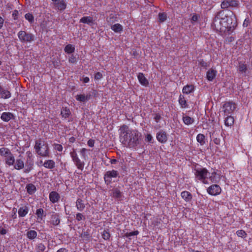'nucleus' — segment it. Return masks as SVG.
<instances>
[{
	"label": "nucleus",
	"mask_w": 252,
	"mask_h": 252,
	"mask_svg": "<svg viewBox=\"0 0 252 252\" xmlns=\"http://www.w3.org/2000/svg\"><path fill=\"white\" fill-rule=\"evenodd\" d=\"M194 174L195 179L199 180L204 184H209V176L210 172L206 168H196L194 169Z\"/></svg>",
	"instance_id": "nucleus-2"
},
{
	"label": "nucleus",
	"mask_w": 252,
	"mask_h": 252,
	"mask_svg": "<svg viewBox=\"0 0 252 252\" xmlns=\"http://www.w3.org/2000/svg\"><path fill=\"white\" fill-rule=\"evenodd\" d=\"M194 91V86L193 85H187L182 89V92L184 94H189L193 93Z\"/></svg>",
	"instance_id": "nucleus-18"
},
{
	"label": "nucleus",
	"mask_w": 252,
	"mask_h": 252,
	"mask_svg": "<svg viewBox=\"0 0 252 252\" xmlns=\"http://www.w3.org/2000/svg\"><path fill=\"white\" fill-rule=\"evenodd\" d=\"M227 24H228V28L226 31L228 32H232L235 28L237 26L236 17L233 12H229L227 14Z\"/></svg>",
	"instance_id": "nucleus-5"
},
{
	"label": "nucleus",
	"mask_w": 252,
	"mask_h": 252,
	"mask_svg": "<svg viewBox=\"0 0 252 252\" xmlns=\"http://www.w3.org/2000/svg\"><path fill=\"white\" fill-rule=\"evenodd\" d=\"M198 18V16L197 14H194L191 19V23H194L197 21Z\"/></svg>",
	"instance_id": "nucleus-57"
},
{
	"label": "nucleus",
	"mask_w": 252,
	"mask_h": 252,
	"mask_svg": "<svg viewBox=\"0 0 252 252\" xmlns=\"http://www.w3.org/2000/svg\"><path fill=\"white\" fill-rule=\"evenodd\" d=\"M15 160L14 157L11 153L6 157L5 164L9 166L13 165H14Z\"/></svg>",
	"instance_id": "nucleus-24"
},
{
	"label": "nucleus",
	"mask_w": 252,
	"mask_h": 252,
	"mask_svg": "<svg viewBox=\"0 0 252 252\" xmlns=\"http://www.w3.org/2000/svg\"><path fill=\"white\" fill-rule=\"evenodd\" d=\"M36 215L37 216V219L40 220H42L44 216L43 210L41 208L37 209L36 211Z\"/></svg>",
	"instance_id": "nucleus-43"
},
{
	"label": "nucleus",
	"mask_w": 252,
	"mask_h": 252,
	"mask_svg": "<svg viewBox=\"0 0 252 252\" xmlns=\"http://www.w3.org/2000/svg\"><path fill=\"white\" fill-rule=\"evenodd\" d=\"M153 139V136L151 134H147L146 135L145 141L149 142H152Z\"/></svg>",
	"instance_id": "nucleus-54"
},
{
	"label": "nucleus",
	"mask_w": 252,
	"mask_h": 252,
	"mask_svg": "<svg viewBox=\"0 0 252 252\" xmlns=\"http://www.w3.org/2000/svg\"><path fill=\"white\" fill-rule=\"evenodd\" d=\"M57 252H68V251L65 248H61Z\"/></svg>",
	"instance_id": "nucleus-62"
},
{
	"label": "nucleus",
	"mask_w": 252,
	"mask_h": 252,
	"mask_svg": "<svg viewBox=\"0 0 252 252\" xmlns=\"http://www.w3.org/2000/svg\"><path fill=\"white\" fill-rule=\"evenodd\" d=\"M14 167L16 170H21L24 167V162L21 159H17L15 160Z\"/></svg>",
	"instance_id": "nucleus-25"
},
{
	"label": "nucleus",
	"mask_w": 252,
	"mask_h": 252,
	"mask_svg": "<svg viewBox=\"0 0 252 252\" xmlns=\"http://www.w3.org/2000/svg\"><path fill=\"white\" fill-rule=\"evenodd\" d=\"M111 30L115 32L120 33L123 31V26L120 24H115L111 26Z\"/></svg>",
	"instance_id": "nucleus-32"
},
{
	"label": "nucleus",
	"mask_w": 252,
	"mask_h": 252,
	"mask_svg": "<svg viewBox=\"0 0 252 252\" xmlns=\"http://www.w3.org/2000/svg\"><path fill=\"white\" fill-rule=\"evenodd\" d=\"M80 80L84 83H88L90 81V79L88 77L83 76L80 78Z\"/></svg>",
	"instance_id": "nucleus-55"
},
{
	"label": "nucleus",
	"mask_w": 252,
	"mask_h": 252,
	"mask_svg": "<svg viewBox=\"0 0 252 252\" xmlns=\"http://www.w3.org/2000/svg\"><path fill=\"white\" fill-rule=\"evenodd\" d=\"M236 108V104L232 102H226L223 105L222 109L225 116H228L234 111Z\"/></svg>",
	"instance_id": "nucleus-6"
},
{
	"label": "nucleus",
	"mask_w": 252,
	"mask_h": 252,
	"mask_svg": "<svg viewBox=\"0 0 252 252\" xmlns=\"http://www.w3.org/2000/svg\"><path fill=\"white\" fill-rule=\"evenodd\" d=\"M118 173L117 171L112 170L107 171L104 175V180L105 182L110 183L113 178H115L117 176Z\"/></svg>",
	"instance_id": "nucleus-9"
},
{
	"label": "nucleus",
	"mask_w": 252,
	"mask_h": 252,
	"mask_svg": "<svg viewBox=\"0 0 252 252\" xmlns=\"http://www.w3.org/2000/svg\"><path fill=\"white\" fill-rule=\"evenodd\" d=\"M34 149L39 155L43 157H49V147L47 143L42 142L40 140H37L35 142Z\"/></svg>",
	"instance_id": "nucleus-3"
},
{
	"label": "nucleus",
	"mask_w": 252,
	"mask_h": 252,
	"mask_svg": "<svg viewBox=\"0 0 252 252\" xmlns=\"http://www.w3.org/2000/svg\"><path fill=\"white\" fill-rule=\"evenodd\" d=\"M179 103L182 108H187L189 107L187 101L183 95L180 94L178 99Z\"/></svg>",
	"instance_id": "nucleus-21"
},
{
	"label": "nucleus",
	"mask_w": 252,
	"mask_h": 252,
	"mask_svg": "<svg viewBox=\"0 0 252 252\" xmlns=\"http://www.w3.org/2000/svg\"><path fill=\"white\" fill-rule=\"evenodd\" d=\"M45 249V246L42 243L37 244L35 246V250L36 252H43Z\"/></svg>",
	"instance_id": "nucleus-42"
},
{
	"label": "nucleus",
	"mask_w": 252,
	"mask_h": 252,
	"mask_svg": "<svg viewBox=\"0 0 252 252\" xmlns=\"http://www.w3.org/2000/svg\"><path fill=\"white\" fill-rule=\"evenodd\" d=\"M217 71L215 69L211 68L206 72V78L209 81H212L216 77Z\"/></svg>",
	"instance_id": "nucleus-13"
},
{
	"label": "nucleus",
	"mask_w": 252,
	"mask_h": 252,
	"mask_svg": "<svg viewBox=\"0 0 252 252\" xmlns=\"http://www.w3.org/2000/svg\"><path fill=\"white\" fill-rule=\"evenodd\" d=\"M61 114L62 117L66 119L69 117L71 114L70 111L67 107L63 108L61 110Z\"/></svg>",
	"instance_id": "nucleus-33"
},
{
	"label": "nucleus",
	"mask_w": 252,
	"mask_h": 252,
	"mask_svg": "<svg viewBox=\"0 0 252 252\" xmlns=\"http://www.w3.org/2000/svg\"><path fill=\"white\" fill-rule=\"evenodd\" d=\"M102 77V74L99 72H96L94 76V79L96 80H100Z\"/></svg>",
	"instance_id": "nucleus-53"
},
{
	"label": "nucleus",
	"mask_w": 252,
	"mask_h": 252,
	"mask_svg": "<svg viewBox=\"0 0 252 252\" xmlns=\"http://www.w3.org/2000/svg\"><path fill=\"white\" fill-rule=\"evenodd\" d=\"M166 14L164 13H159L158 14V19L159 22H163L166 19Z\"/></svg>",
	"instance_id": "nucleus-47"
},
{
	"label": "nucleus",
	"mask_w": 252,
	"mask_h": 252,
	"mask_svg": "<svg viewBox=\"0 0 252 252\" xmlns=\"http://www.w3.org/2000/svg\"><path fill=\"white\" fill-rule=\"evenodd\" d=\"M13 115L10 112H3L1 114L0 118L4 122H8L13 118Z\"/></svg>",
	"instance_id": "nucleus-23"
},
{
	"label": "nucleus",
	"mask_w": 252,
	"mask_h": 252,
	"mask_svg": "<svg viewBox=\"0 0 252 252\" xmlns=\"http://www.w3.org/2000/svg\"><path fill=\"white\" fill-rule=\"evenodd\" d=\"M49 197L50 200L53 203L57 202L60 198V195L56 191H52L50 192Z\"/></svg>",
	"instance_id": "nucleus-17"
},
{
	"label": "nucleus",
	"mask_w": 252,
	"mask_h": 252,
	"mask_svg": "<svg viewBox=\"0 0 252 252\" xmlns=\"http://www.w3.org/2000/svg\"><path fill=\"white\" fill-rule=\"evenodd\" d=\"M88 150L87 149H85V148H82L81 149L80 152V155L82 157V158L84 159V160H86V158H87V155L86 154Z\"/></svg>",
	"instance_id": "nucleus-48"
},
{
	"label": "nucleus",
	"mask_w": 252,
	"mask_h": 252,
	"mask_svg": "<svg viewBox=\"0 0 252 252\" xmlns=\"http://www.w3.org/2000/svg\"><path fill=\"white\" fill-rule=\"evenodd\" d=\"M26 189L27 192L30 194L34 193L36 189L35 186L32 184H28L26 186Z\"/></svg>",
	"instance_id": "nucleus-35"
},
{
	"label": "nucleus",
	"mask_w": 252,
	"mask_h": 252,
	"mask_svg": "<svg viewBox=\"0 0 252 252\" xmlns=\"http://www.w3.org/2000/svg\"><path fill=\"white\" fill-rule=\"evenodd\" d=\"M29 212L28 207L26 206L20 207L18 210V215L20 217L26 216Z\"/></svg>",
	"instance_id": "nucleus-26"
},
{
	"label": "nucleus",
	"mask_w": 252,
	"mask_h": 252,
	"mask_svg": "<svg viewBox=\"0 0 252 252\" xmlns=\"http://www.w3.org/2000/svg\"><path fill=\"white\" fill-rule=\"evenodd\" d=\"M3 22H4L3 19L2 17H0V30L1 29V28L3 26Z\"/></svg>",
	"instance_id": "nucleus-61"
},
{
	"label": "nucleus",
	"mask_w": 252,
	"mask_h": 252,
	"mask_svg": "<svg viewBox=\"0 0 252 252\" xmlns=\"http://www.w3.org/2000/svg\"><path fill=\"white\" fill-rule=\"evenodd\" d=\"M21 42L23 43H30L34 40V36L32 33L27 32L24 31H20L17 34Z\"/></svg>",
	"instance_id": "nucleus-4"
},
{
	"label": "nucleus",
	"mask_w": 252,
	"mask_h": 252,
	"mask_svg": "<svg viewBox=\"0 0 252 252\" xmlns=\"http://www.w3.org/2000/svg\"><path fill=\"white\" fill-rule=\"evenodd\" d=\"M236 234L238 237L245 238L246 237L247 234L245 231L243 230H239L236 232Z\"/></svg>",
	"instance_id": "nucleus-49"
},
{
	"label": "nucleus",
	"mask_w": 252,
	"mask_h": 252,
	"mask_svg": "<svg viewBox=\"0 0 252 252\" xmlns=\"http://www.w3.org/2000/svg\"><path fill=\"white\" fill-rule=\"evenodd\" d=\"M218 16L220 18L221 25L224 28V32L226 31L227 28H228V24H227V14H225L224 12L220 11L218 13Z\"/></svg>",
	"instance_id": "nucleus-12"
},
{
	"label": "nucleus",
	"mask_w": 252,
	"mask_h": 252,
	"mask_svg": "<svg viewBox=\"0 0 252 252\" xmlns=\"http://www.w3.org/2000/svg\"><path fill=\"white\" fill-rule=\"evenodd\" d=\"M138 233H139V232L138 231H134L130 232L127 233V236H134V235H137L138 234Z\"/></svg>",
	"instance_id": "nucleus-58"
},
{
	"label": "nucleus",
	"mask_w": 252,
	"mask_h": 252,
	"mask_svg": "<svg viewBox=\"0 0 252 252\" xmlns=\"http://www.w3.org/2000/svg\"><path fill=\"white\" fill-rule=\"evenodd\" d=\"M43 166L46 168L52 169L55 167V162L51 159L47 160L44 162Z\"/></svg>",
	"instance_id": "nucleus-30"
},
{
	"label": "nucleus",
	"mask_w": 252,
	"mask_h": 252,
	"mask_svg": "<svg viewBox=\"0 0 252 252\" xmlns=\"http://www.w3.org/2000/svg\"><path fill=\"white\" fill-rule=\"evenodd\" d=\"M27 237L30 240H33L37 237V233L35 230H31L27 233Z\"/></svg>",
	"instance_id": "nucleus-34"
},
{
	"label": "nucleus",
	"mask_w": 252,
	"mask_h": 252,
	"mask_svg": "<svg viewBox=\"0 0 252 252\" xmlns=\"http://www.w3.org/2000/svg\"><path fill=\"white\" fill-rule=\"evenodd\" d=\"M51 222L54 225H58L60 222L58 216L57 215H52L51 217Z\"/></svg>",
	"instance_id": "nucleus-39"
},
{
	"label": "nucleus",
	"mask_w": 252,
	"mask_h": 252,
	"mask_svg": "<svg viewBox=\"0 0 252 252\" xmlns=\"http://www.w3.org/2000/svg\"><path fill=\"white\" fill-rule=\"evenodd\" d=\"M249 24V20L246 19L243 24L244 27H247Z\"/></svg>",
	"instance_id": "nucleus-63"
},
{
	"label": "nucleus",
	"mask_w": 252,
	"mask_h": 252,
	"mask_svg": "<svg viewBox=\"0 0 252 252\" xmlns=\"http://www.w3.org/2000/svg\"><path fill=\"white\" fill-rule=\"evenodd\" d=\"M209 178V182L210 181L212 183H218L220 179V175L219 173L214 172L210 173Z\"/></svg>",
	"instance_id": "nucleus-14"
},
{
	"label": "nucleus",
	"mask_w": 252,
	"mask_h": 252,
	"mask_svg": "<svg viewBox=\"0 0 252 252\" xmlns=\"http://www.w3.org/2000/svg\"><path fill=\"white\" fill-rule=\"evenodd\" d=\"M80 22L91 25L93 24L94 20L91 16H84L80 19Z\"/></svg>",
	"instance_id": "nucleus-27"
},
{
	"label": "nucleus",
	"mask_w": 252,
	"mask_h": 252,
	"mask_svg": "<svg viewBox=\"0 0 252 252\" xmlns=\"http://www.w3.org/2000/svg\"><path fill=\"white\" fill-rule=\"evenodd\" d=\"M54 149L57 151L59 152H62L63 151V148L62 145L59 144H54Z\"/></svg>",
	"instance_id": "nucleus-51"
},
{
	"label": "nucleus",
	"mask_w": 252,
	"mask_h": 252,
	"mask_svg": "<svg viewBox=\"0 0 252 252\" xmlns=\"http://www.w3.org/2000/svg\"><path fill=\"white\" fill-rule=\"evenodd\" d=\"M7 233V230L4 228H0V233L2 235H5Z\"/></svg>",
	"instance_id": "nucleus-60"
},
{
	"label": "nucleus",
	"mask_w": 252,
	"mask_h": 252,
	"mask_svg": "<svg viewBox=\"0 0 252 252\" xmlns=\"http://www.w3.org/2000/svg\"><path fill=\"white\" fill-rule=\"evenodd\" d=\"M181 197L186 202H189L192 199V195L187 191H184L181 192Z\"/></svg>",
	"instance_id": "nucleus-28"
},
{
	"label": "nucleus",
	"mask_w": 252,
	"mask_h": 252,
	"mask_svg": "<svg viewBox=\"0 0 252 252\" xmlns=\"http://www.w3.org/2000/svg\"><path fill=\"white\" fill-rule=\"evenodd\" d=\"M64 52L67 54H71L75 51V47L73 45L68 44L64 48Z\"/></svg>",
	"instance_id": "nucleus-38"
},
{
	"label": "nucleus",
	"mask_w": 252,
	"mask_h": 252,
	"mask_svg": "<svg viewBox=\"0 0 252 252\" xmlns=\"http://www.w3.org/2000/svg\"><path fill=\"white\" fill-rule=\"evenodd\" d=\"M102 237L105 240H108L110 237V234L107 230H104L102 233Z\"/></svg>",
	"instance_id": "nucleus-50"
},
{
	"label": "nucleus",
	"mask_w": 252,
	"mask_h": 252,
	"mask_svg": "<svg viewBox=\"0 0 252 252\" xmlns=\"http://www.w3.org/2000/svg\"><path fill=\"white\" fill-rule=\"evenodd\" d=\"M119 131L120 141L125 147L136 149L141 143L142 134L137 129L123 125Z\"/></svg>",
	"instance_id": "nucleus-1"
},
{
	"label": "nucleus",
	"mask_w": 252,
	"mask_h": 252,
	"mask_svg": "<svg viewBox=\"0 0 252 252\" xmlns=\"http://www.w3.org/2000/svg\"><path fill=\"white\" fill-rule=\"evenodd\" d=\"M196 140L201 145H204L205 143V137L202 134H198L196 136Z\"/></svg>",
	"instance_id": "nucleus-40"
},
{
	"label": "nucleus",
	"mask_w": 252,
	"mask_h": 252,
	"mask_svg": "<svg viewBox=\"0 0 252 252\" xmlns=\"http://www.w3.org/2000/svg\"><path fill=\"white\" fill-rule=\"evenodd\" d=\"M237 70L239 73L246 76L248 71L247 65L244 63L240 62L237 66Z\"/></svg>",
	"instance_id": "nucleus-15"
},
{
	"label": "nucleus",
	"mask_w": 252,
	"mask_h": 252,
	"mask_svg": "<svg viewBox=\"0 0 252 252\" xmlns=\"http://www.w3.org/2000/svg\"><path fill=\"white\" fill-rule=\"evenodd\" d=\"M90 95L87 94H78L75 96L76 99L80 102H84L90 99Z\"/></svg>",
	"instance_id": "nucleus-19"
},
{
	"label": "nucleus",
	"mask_w": 252,
	"mask_h": 252,
	"mask_svg": "<svg viewBox=\"0 0 252 252\" xmlns=\"http://www.w3.org/2000/svg\"><path fill=\"white\" fill-rule=\"evenodd\" d=\"M76 219L78 221H80L82 220H85V218L82 214L78 213L76 214Z\"/></svg>",
	"instance_id": "nucleus-52"
},
{
	"label": "nucleus",
	"mask_w": 252,
	"mask_h": 252,
	"mask_svg": "<svg viewBox=\"0 0 252 252\" xmlns=\"http://www.w3.org/2000/svg\"><path fill=\"white\" fill-rule=\"evenodd\" d=\"M156 138L157 140L161 143H165L167 141V134L162 130H160L157 133Z\"/></svg>",
	"instance_id": "nucleus-10"
},
{
	"label": "nucleus",
	"mask_w": 252,
	"mask_h": 252,
	"mask_svg": "<svg viewBox=\"0 0 252 252\" xmlns=\"http://www.w3.org/2000/svg\"><path fill=\"white\" fill-rule=\"evenodd\" d=\"M75 164V165L76 166L77 168L81 171H82L84 169L85 163L84 161H82L79 158L74 160L73 161Z\"/></svg>",
	"instance_id": "nucleus-31"
},
{
	"label": "nucleus",
	"mask_w": 252,
	"mask_h": 252,
	"mask_svg": "<svg viewBox=\"0 0 252 252\" xmlns=\"http://www.w3.org/2000/svg\"><path fill=\"white\" fill-rule=\"evenodd\" d=\"M221 189L220 187L217 185H213L207 189V192L213 196L220 194L221 193Z\"/></svg>",
	"instance_id": "nucleus-7"
},
{
	"label": "nucleus",
	"mask_w": 252,
	"mask_h": 252,
	"mask_svg": "<svg viewBox=\"0 0 252 252\" xmlns=\"http://www.w3.org/2000/svg\"><path fill=\"white\" fill-rule=\"evenodd\" d=\"M70 155L72 161H74V160L79 158L75 149H73L72 151L70 152Z\"/></svg>",
	"instance_id": "nucleus-46"
},
{
	"label": "nucleus",
	"mask_w": 252,
	"mask_h": 252,
	"mask_svg": "<svg viewBox=\"0 0 252 252\" xmlns=\"http://www.w3.org/2000/svg\"><path fill=\"white\" fill-rule=\"evenodd\" d=\"M94 141L92 140H89L88 141V145L90 147H93L94 146Z\"/></svg>",
	"instance_id": "nucleus-59"
},
{
	"label": "nucleus",
	"mask_w": 252,
	"mask_h": 252,
	"mask_svg": "<svg viewBox=\"0 0 252 252\" xmlns=\"http://www.w3.org/2000/svg\"><path fill=\"white\" fill-rule=\"evenodd\" d=\"M17 14H18V11L17 10H15L13 12V14H12L14 19H16V17L17 16Z\"/></svg>",
	"instance_id": "nucleus-64"
},
{
	"label": "nucleus",
	"mask_w": 252,
	"mask_h": 252,
	"mask_svg": "<svg viewBox=\"0 0 252 252\" xmlns=\"http://www.w3.org/2000/svg\"><path fill=\"white\" fill-rule=\"evenodd\" d=\"M11 152L10 151L6 148H1L0 149V155L6 157Z\"/></svg>",
	"instance_id": "nucleus-41"
},
{
	"label": "nucleus",
	"mask_w": 252,
	"mask_h": 252,
	"mask_svg": "<svg viewBox=\"0 0 252 252\" xmlns=\"http://www.w3.org/2000/svg\"><path fill=\"white\" fill-rule=\"evenodd\" d=\"M69 62L71 63H75L76 62V57L73 55H71L69 58Z\"/></svg>",
	"instance_id": "nucleus-56"
},
{
	"label": "nucleus",
	"mask_w": 252,
	"mask_h": 252,
	"mask_svg": "<svg viewBox=\"0 0 252 252\" xmlns=\"http://www.w3.org/2000/svg\"><path fill=\"white\" fill-rule=\"evenodd\" d=\"M76 207L77 210L80 211H82L84 209L85 205L83 201L81 199L78 198L77 199L76 202Z\"/></svg>",
	"instance_id": "nucleus-29"
},
{
	"label": "nucleus",
	"mask_w": 252,
	"mask_h": 252,
	"mask_svg": "<svg viewBox=\"0 0 252 252\" xmlns=\"http://www.w3.org/2000/svg\"><path fill=\"white\" fill-rule=\"evenodd\" d=\"M238 5V2L233 0H224L221 3V8L225 9L230 7H236Z\"/></svg>",
	"instance_id": "nucleus-11"
},
{
	"label": "nucleus",
	"mask_w": 252,
	"mask_h": 252,
	"mask_svg": "<svg viewBox=\"0 0 252 252\" xmlns=\"http://www.w3.org/2000/svg\"><path fill=\"white\" fill-rule=\"evenodd\" d=\"M212 26H213L215 30L218 31L224 32V28L222 25H221L220 19L218 16V13L216 15L213 20Z\"/></svg>",
	"instance_id": "nucleus-8"
},
{
	"label": "nucleus",
	"mask_w": 252,
	"mask_h": 252,
	"mask_svg": "<svg viewBox=\"0 0 252 252\" xmlns=\"http://www.w3.org/2000/svg\"><path fill=\"white\" fill-rule=\"evenodd\" d=\"M226 118H225L224 120V124L225 126H232L234 123V118L231 116H226Z\"/></svg>",
	"instance_id": "nucleus-36"
},
{
	"label": "nucleus",
	"mask_w": 252,
	"mask_h": 252,
	"mask_svg": "<svg viewBox=\"0 0 252 252\" xmlns=\"http://www.w3.org/2000/svg\"><path fill=\"white\" fill-rule=\"evenodd\" d=\"M183 120L184 124L187 125H191L194 122V120L193 118L187 116H183Z\"/></svg>",
	"instance_id": "nucleus-37"
},
{
	"label": "nucleus",
	"mask_w": 252,
	"mask_h": 252,
	"mask_svg": "<svg viewBox=\"0 0 252 252\" xmlns=\"http://www.w3.org/2000/svg\"><path fill=\"white\" fill-rule=\"evenodd\" d=\"M25 17L30 23H32L34 21L33 16L31 13H27L25 15Z\"/></svg>",
	"instance_id": "nucleus-44"
},
{
	"label": "nucleus",
	"mask_w": 252,
	"mask_h": 252,
	"mask_svg": "<svg viewBox=\"0 0 252 252\" xmlns=\"http://www.w3.org/2000/svg\"><path fill=\"white\" fill-rule=\"evenodd\" d=\"M139 83L144 86H147L149 84L148 80L142 73H139L137 76Z\"/></svg>",
	"instance_id": "nucleus-20"
},
{
	"label": "nucleus",
	"mask_w": 252,
	"mask_h": 252,
	"mask_svg": "<svg viewBox=\"0 0 252 252\" xmlns=\"http://www.w3.org/2000/svg\"><path fill=\"white\" fill-rule=\"evenodd\" d=\"M113 195L116 198H119L121 196V192L117 189L113 190Z\"/></svg>",
	"instance_id": "nucleus-45"
},
{
	"label": "nucleus",
	"mask_w": 252,
	"mask_h": 252,
	"mask_svg": "<svg viewBox=\"0 0 252 252\" xmlns=\"http://www.w3.org/2000/svg\"><path fill=\"white\" fill-rule=\"evenodd\" d=\"M11 97V93L7 90H4L0 87V97L3 99L9 98Z\"/></svg>",
	"instance_id": "nucleus-22"
},
{
	"label": "nucleus",
	"mask_w": 252,
	"mask_h": 252,
	"mask_svg": "<svg viewBox=\"0 0 252 252\" xmlns=\"http://www.w3.org/2000/svg\"><path fill=\"white\" fill-rule=\"evenodd\" d=\"M54 4L56 6V8L60 11L64 10L66 7V4L63 0H59Z\"/></svg>",
	"instance_id": "nucleus-16"
}]
</instances>
